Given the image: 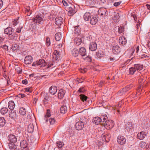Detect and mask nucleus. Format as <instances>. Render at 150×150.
Masks as SVG:
<instances>
[{
    "mask_svg": "<svg viewBox=\"0 0 150 150\" xmlns=\"http://www.w3.org/2000/svg\"><path fill=\"white\" fill-rule=\"evenodd\" d=\"M107 118L108 117L106 115H103L100 117H94L93 119L92 122L96 125H98L100 123L102 125V121L106 120Z\"/></svg>",
    "mask_w": 150,
    "mask_h": 150,
    "instance_id": "1",
    "label": "nucleus"
},
{
    "mask_svg": "<svg viewBox=\"0 0 150 150\" xmlns=\"http://www.w3.org/2000/svg\"><path fill=\"white\" fill-rule=\"evenodd\" d=\"M114 124L113 121L112 120H106L102 121V125L107 129L112 128L114 126Z\"/></svg>",
    "mask_w": 150,
    "mask_h": 150,
    "instance_id": "2",
    "label": "nucleus"
},
{
    "mask_svg": "<svg viewBox=\"0 0 150 150\" xmlns=\"http://www.w3.org/2000/svg\"><path fill=\"white\" fill-rule=\"evenodd\" d=\"M33 21L35 23H38L39 24H41L42 23V22L44 21L43 17L37 15L33 18Z\"/></svg>",
    "mask_w": 150,
    "mask_h": 150,
    "instance_id": "3",
    "label": "nucleus"
},
{
    "mask_svg": "<svg viewBox=\"0 0 150 150\" xmlns=\"http://www.w3.org/2000/svg\"><path fill=\"white\" fill-rule=\"evenodd\" d=\"M79 54L81 56V57H84L87 56V53L86 48L84 47H81L79 50Z\"/></svg>",
    "mask_w": 150,
    "mask_h": 150,
    "instance_id": "4",
    "label": "nucleus"
},
{
    "mask_svg": "<svg viewBox=\"0 0 150 150\" xmlns=\"http://www.w3.org/2000/svg\"><path fill=\"white\" fill-rule=\"evenodd\" d=\"M9 117L12 119L15 120L17 119L18 116V111L16 110L11 111L9 114Z\"/></svg>",
    "mask_w": 150,
    "mask_h": 150,
    "instance_id": "5",
    "label": "nucleus"
},
{
    "mask_svg": "<svg viewBox=\"0 0 150 150\" xmlns=\"http://www.w3.org/2000/svg\"><path fill=\"white\" fill-rule=\"evenodd\" d=\"M117 140L118 144L120 145L124 144L126 142V139L123 136H118Z\"/></svg>",
    "mask_w": 150,
    "mask_h": 150,
    "instance_id": "6",
    "label": "nucleus"
},
{
    "mask_svg": "<svg viewBox=\"0 0 150 150\" xmlns=\"http://www.w3.org/2000/svg\"><path fill=\"white\" fill-rule=\"evenodd\" d=\"M97 44L95 42H91L89 45V49L91 51H95L97 49Z\"/></svg>",
    "mask_w": 150,
    "mask_h": 150,
    "instance_id": "7",
    "label": "nucleus"
},
{
    "mask_svg": "<svg viewBox=\"0 0 150 150\" xmlns=\"http://www.w3.org/2000/svg\"><path fill=\"white\" fill-rule=\"evenodd\" d=\"M17 137L13 134H10L8 136V140L12 143H15L17 142Z\"/></svg>",
    "mask_w": 150,
    "mask_h": 150,
    "instance_id": "8",
    "label": "nucleus"
},
{
    "mask_svg": "<svg viewBox=\"0 0 150 150\" xmlns=\"http://www.w3.org/2000/svg\"><path fill=\"white\" fill-rule=\"evenodd\" d=\"M84 124L83 122L81 121L78 122L76 123L75 127L76 129L79 130L83 129L84 127Z\"/></svg>",
    "mask_w": 150,
    "mask_h": 150,
    "instance_id": "9",
    "label": "nucleus"
},
{
    "mask_svg": "<svg viewBox=\"0 0 150 150\" xmlns=\"http://www.w3.org/2000/svg\"><path fill=\"white\" fill-rule=\"evenodd\" d=\"M75 7L73 5L69 7V11L68 14L69 16L73 15L75 13Z\"/></svg>",
    "mask_w": 150,
    "mask_h": 150,
    "instance_id": "10",
    "label": "nucleus"
},
{
    "mask_svg": "<svg viewBox=\"0 0 150 150\" xmlns=\"http://www.w3.org/2000/svg\"><path fill=\"white\" fill-rule=\"evenodd\" d=\"M146 132H141L137 134V137L138 139L140 140L143 139L146 137Z\"/></svg>",
    "mask_w": 150,
    "mask_h": 150,
    "instance_id": "11",
    "label": "nucleus"
},
{
    "mask_svg": "<svg viewBox=\"0 0 150 150\" xmlns=\"http://www.w3.org/2000/svg\"><path fill=\"white\" fill-rule=\"evenodd\" d=\"M33 60L32 57L30 56H28L25 57L24 59V62L26 64H30Z\"/></svg>",
    "mask_w": 150,
    "mask_h": 150,
    "instance_id": "12",
    "label": "nucleus"
},
{
    "mask_svg": "<svg viewBox=\"0 0 150 150\" xmlns=\"http://www.w3.org/2000/svg\"><path fill=\"white\" fill-rule=\"evenodd\" d=\"M103 140H105L106 142H108L110 140V135L109 133L103 134L101 136Z\"/></svg>",
    "mask_w": 150,
    "mask_h": 150,
    "instance_id": "13",
    "label": "nucleus"
},
{
    "mask_svg": "<svg viewBox=\"0 0 150 150\" xmlns=\"http://www.w3.org/2000/svg\"><path fill=\"white\" fill-rule=\"evenodd\" d=\"M127 40L123 36L120 37L119 39V43L122 45H125L127 43Z\"/></svg>",
    "mask_w": 150,
    "mask_h": 150,
    "instance_id": "14",
    "label": "nucleus"
},
{
    "mask_svg": "<svg viewBox=\"0 0 150 150\" xmlns=\"http://www.w3.org/2000/svg\"><path fill=\"white\" fill-rule=\"evenodd\" d=\"M133 127V124L130 122H128L125 125V128L128 131H132Z\"/></svg>",
    "mask_w": 150,
    "mask_h": 150,
    "instance_id": "15",
    "label": "nucleus"
},
{
    "mask_svg": "<svg viewBox=\"0 0 150 150\" xmlns=\"http://www.w3.org/2000/svg\"><path fill=\"white\" fill-rule=\"evenodd\" d=\"M65 93V91L63 89L59 90L58 92V97L59 98H62L64 97Z\"/></svg>",
    "mask_w": 150,
    "mask_h": 150,
    "instance_id": "16",
    "label": "nucleus"
},
{
    "mask_svg": "<svg viewBox=\"0 0 150 150\" xmlns=\"http://www.w3.org/2000/svg\"><path fill=\"white\" fill-rule=\"evenodd\" d=\"M63 20V18L61 17H57L55 18V22L56 25L59 26L62 23Z\"/></svg>",
    "mask_w": 150,
    "mask_h": 150,
    "instance_id": "17",
    "label": "nucleus"
},
{
    "mask_svg": "<svg viewBox=\"0 0 150 150\" xmlns=\"http://www.w3.org/2000/svg\"><path fill=\"white\" fill-rule=\"evenodd\" d=\"M57 90V88L55 86H52L50 88V92L53 95H54L56 93Z\"/></svg>",
    "mask_w": 150,
    "mask_h": 150,
    "instance_id": "18",
    "label": "nucleus"
},
{
    "mask_svg": "<svg viewBox=\"0 0 150 150\" xmlns=\"http://www.w3.org/2000/svg\"><path fill=\"white\" fill-rule=\"evenodd\" d=\"M13 28L11 27H8L4 29V33L5 34H6L8 35L11 34H13Z\"/></svg>",
    "mask_w": 150,
    "mask_h": 150,
    "instance_id": "19",
    "label": "nucleus"
},
{
    "mask_svg": "<svg viewBox=\"0 0 150 150\" xmlns=\"http://www.w3.org/2000/svg\"><path fill=\"white\" fill-rule=\"evenodd\" d=\"M98 11L99 14L101 16H107L108 15V12L106 9H100Z\"/></svg>",
    "mask_w": 150,
    "mask_h": 150,
    "instance_id": "20",
    "label": "nucleus"
},
{
    "mask_svg": "<svg viewBox=\"0 0 150 150\" xmlns=\"http://www.w3.org/2000/svg\"><path fill=\"white\" fill-rule=\"evenodd\" d=\"M28 143L26 141L23 140L20 143V146L22 148L25 149V150L27 149Z\"/></svg>",
    "mask_w": 150,
    "mask_h": 150,
    "instance_id": "21",
    "label": "nucleus"
},
{
    "mask_svg": "<svg viewBox=\"0 0 150 150\" xmlns=\"http://www.w3.org/2000/svg\"><path fill=\"white\" fill-rule=\"evenodd\" d=\"M74 28V34L76 36H78L81 33V31L79 26H75Z\"/></svg>",
    "mask_w": 150,
    "mask_h": 150,
    "instance_id": "22",
    "label": "nucleus"
},
{
    "mask_svg": "<svg viewBox=\"0 0 150 150\" xmlns=\"http://www.w3.org/2000/svg\"><path fill=\"white\" fill-rule=\"evenodd\" d=\"M9 108L11 110H13L15 106V104L14 102L12 100L10 101L8 103Z\"/></svg>",
    "mask_w": 150,
    "mask_h": 150,
    "instance_id": "23",
    "label": "nucleus"
},
{
    "mask_svg": "<svg viewBox=\"0 0 150 150\" xmlns=\"http://www.w3.org/2000/svg\"><path fill=\"white\" fill-rule=\"evenodd\" d=\"M112 49L113 50V52L115 54H117L120 52V48L117 45L113 46Z\"/></svg>",
    "mask_w": 150,
    "mask_h": 150,
    "instance_id": "24",
    "label": "nucleus"
},
{
    "mask_svg": "<svg viewBox=\"0 0 150 150\" xmlns=\"http://www.w3.org/2000/svg\"><path fill=\"white\" fill-rule=\"evenodd\" d=\"M71 53L73 56L76 57L79 54V50L77 49L74 48L71 50Z\"/></svg>",
    "mask_w": 150,
    "mask_h": 150,
    "instance_id": "25",
    "label": "nucleus"
},
{
    "mask_svg": "<svg viewBox=\"0 0 150 150\" xmlns=\"http://www.w3.org/2000/svg\"><path fill=\"white\" fill-rule=\"evenodd\" d=\"M82 42L81 39L79 38L76 37L74 39V43L76 45H79L81 44Z\"/></svg>",
    "mask_w": 150,
    "mask_h": 150,
    "instance_id": "26",
    "label": "nucleus"
},
{
    "mask_svg": "<svg viewBox=\"0 0 150 150\" xmlns=\"http://www.w3.org/2000/svg\"><path fill=\"white\" fill-rule=\"evenodd\" d=\"M98 21V20L96 16H92L90 21V23L92 25H95L96 23Z\"/></svg>",
    "mask_w": 150,
    "mask_h": 150,
    "instance_id": "27",
    "label": "nucleus"
},
{
    "mask_svg": "<svg viewBox=\"0 0 150 150\" xmlns=\"http://www.w3.org/2000/svg\"><path fill=\"white\" fill-rule=\"evenodd\" d=\"M139 146L143 148L147 149L149 148V146L146 142L143 141H141L139 144Z\"/></svg>",
    "mask_w": 150,
    "mask_h": 150,
    "instance_id": "28",
    "label": "nucleus"
},
{
    "mask_svg": "<svg viewBox=\"0 0 150 150\" xmlns=\"http://www.w3.org/2000/svg\"><path fill=\"white\" fill-rule=\"evenodd\" d=\"M37 62L38 65H40L41 67H44L46 65V64L45 63V61L43 59H40Z\"/></svg>",
    "mask_w": 150,
    "mask_h": 150,
    "instance_id": "29",
    "label": "nucleus"
},
{
    "mask_svg": "<svg viewBox=\"0 0 150 150\" xmlns=\"http://www.w3.org/2000/svg\"><path fill=\"white\" fill-rule=\"evenodd\" d=\"M96 0H86V3L88 5L93 6L96 4Z\"/></svg>",
    "mask_w": 150,
    "mask_h": 150,
    "instance_id": "30",
    "label": "nucleus"
},
{
    "mask_svg": "<svg viewBox=\"0 0 150 150\" xmlns=\"http://www.w3.org/2000/svg\"><path fill=\"white\" fill-rule=\"evenodd\" d=\"M51 114H50V110L48 109L47 110V112L46 115L44 116V119L45 120L46 122H47L48 120L47 119V118H48L51 116Z\"/></svg>",
    "mask_w": 150,
    "mask_h": 150,
    "instance_id": "31",
    "label": "nucleus"
},
{
    "mask_svg": "<svg viewBox=\"0 0 150 150\" xmlns=\"http://www.w3.org/2000/svg\"><path fill=\"white\" fill-rule=\"evenodd\" d=\"M34 130V126L32 124H30L28 126L27 130L29 133L33 132Z\"/></svg>",
    "mask_w": 150,
    "mask_h": 150,
    "instance_id": "32",
    "label": "nucleus"
},
{
    "mask_svg": "<svg viewBox=\"0 0 150 150\" xmlns=\"http://www.w3.org/2000/svg\"><path fill=\"white\" fill-rule=\"evenodd\" d=\"M96 55L98 58H101L104 57L105 54L103 52L100 51L96 52Z\"/></svg>",
    "mask_w": 150,
    "mask_h": 150,
    "instance_id": "33",
    "label": "nucleus"
},
{
    "mask_svg": "<svg viewBox=\"0 0 150 150\" xmlns=\"http://www.w3.org/2000/svg\"><path fill=\"white\" fill-rule=\"evenodd\" d=\"M91 17L90 13L88 12H86L83 16L84 19L86 21H88L89 18Z\"/></svg>",
    "mask_w": 150,
    "mask_h": 150,
    "instance_id": "34",
    "label": "nucleus"
},
{
    "mask_svg": "<svg viewBox=\"0 0 150 150\" xmlns=\"http://www.w3.org/2000/svg\"><path fill=\"white\" fill-rule=\"evenodd\" d=\"M62 36L60 32H58L55 35V40L57 41H59L62 38Z\"/></svg>",
    "mask_w": 150,
    "mask_h": 150,
    "instance_id": "35",
    "label": "nucleus"
},
{
    "mask_svg": "<svg viewBox=\"0 0 150 150\" xmlns=\"http://www.w3.org/2000/svg\"><path fill=\"white\" fill-rule=\"evenodd\" d=\"M120 17L119 16V14L118 13H115L113 17V19L115 20V21L118 22L120 19Z\"/></svg>",
    "mask_w": 150,
    "mask_h": 150,
    "instance_id": "36",
    "label": "nucleus"
},
{
    "mask_svg": "<svg viewBox=\"0 0 150 150\" xmlns=\"http://www.w3.org/2000/svg\"><path fill=\"white\" fill-rule=\"evenodd\" d=\"M26 110L25 108L24 107L20 108L19 109V113L21 115H24L26 114Z\"/></svg>",
    "mask_w": 150,
    "mask_h": 150,
    "instance_id": "37",
    "label": "nucleus"
},
{
    "mask_svg": "<svg viewBox=\"0 0 150 150\" xmlns=\"http://www.w3.org/2000/svg\"><path fill=\"white\" fill-rule=\"evenodd\" d=\"M67 108L66 106H62L60 109V112L64 114L67 111Z\"/></svg>",
    "mask_w": 150,
    "mask_h": 150,
    "instance_id": "38",
    "label": "nucleus"
},
{
    "mask_svg": "<svg viewBox=\"0 0 150 150\" xmlns=\"http://www.w3.org/2000/svg\"><path fill=\"white\" fill-rule=\"evenodd\" d=\"M14 143H11L8 144V146L11 150H15L16 149L17 146Z\"/></svg>",
    "mask_w": 150,
    "mask_h": 150,
    "instance_id": "39",
    "label": "nucleus"
},
{
    "mask_svg": "<svg viewBox=\"0 0 150 150\" xmlns=\"http://www.w3.org/2000/svg\"><path fill=\"white\" fill-rule=\"evenodd\" d=\"M127 92L126 89L124 88L118 92L117 94L120 96H121L125 94Z\"/></svg>",
    "mask_w": 150,
    "mask_h": 150,
    "instance_id": "40",
    "label": "nucleus"
},
{
    "mask_svg": "<svg viewBox=\"0 0 150 150\" xmlns=\"http://www.w3.org/2000/svg\"><path fill=\"white\" fill-rule=\"evenodd\" d=\"M134 67L137 70H141L143 68V65L140 64H134Z\"/></svg>",
    "mask_w": 150,
    "mask_h": 150,
    "instance_id": "41",
    "label": "nucleus"
},
{
    "mask_svg": "<svg viewBox=\"0 0 150 150\" xmlns=\"http://www.w3.org/2000/svg\"><path fill=\"white\" fill-rule=\"evenodd\" d=\"M80 99L83 102H86L88 99V97L83 94L79 95Z\"/></svg>",
    "mask_w": 150,
    "mask_h": 150,
    "instance_id": "42",
    "label": "nucleus"
},
{
    "mask_svg": "<svg viewBox=\"0 0 150 150\" xmlns=\"http://www.w3.org/2000/svg\"><path fill=\"white\" fill-rule=\"evenodd\" d=\"M8 111V109L6 107L3 108L1 109V113L2 115H4Z\"/></svg>",
    "mask_w": 150,
    "mask_h": 150,
    "instance_id": "43",
    "label": "nucleus"
},
{
    "mask_svg": "<svg viewBox=\"0 0 150 150\" xmlns=\"http://www.w3.org/2000/svg\"><path fill=\"white\" fill-rule=\"evenodd\" d=\"M6 122V121L4 117H0V126L2 127L4 126Z\"/></svg>",
    "mask_w": 150,
    "mask_h": 150,
    "instance_id": "44",
    "label": "nucleus"
},
{
    "mask_svg": "<svg viewBox=\"0 0 150 150\" xmlns=\"http://www.w3.org/2000/svg\"><path fill=\"white\" fill-rule=\"evenodd\" d=\"M16 34L13 32V34H11L8 35V39L10 40H14L16 39Z\"/></svg>",
    "mask_w": 150,
    "mask_h": 150,
    "instance_id": "45",
    "label": "nucleus"
},
{
    "mask_svg": "<svg viewBox=\"0 0 150 150\" xmlns=\"http://www.w3.org/2000/svg\"><path fill=\"white\" fill-rule=\"evenodd\" d=\"M82 58L84 60H86L87 62H91V61L92 59L91 57L89 56H85L84 57H83Z\"/></svg>",
    "mask_w": 150,
    "mask_h": 150,
    "instance_id": "46",
    "label": "nucleus"
},
{
    "mask_svg": "<svg viewBox=\"0 0 150 150\" xmlns=\"http://www.w3.org/2000/svg\"><path fill=\"white\" fill-rule=\"evenodd\" d=\"M129 70V74L132 75L134 74L137 70L134 67L130 68Z\"/></svg>",
    "mask_w": 150,
    "mask_h": 150,
    "instance_id": "47",
    "label": "nucleus"
},
{
    "mask_svg": "<svg viewBox=\"0 0 150 150\" xmlns=\"http://www.w3.org/2000/svg\"><path fill=\"white\" fill-rule=\"evenodd\" d=\"M98 1L97 4L101 5L105 4L106 1V0H98Z\"/></svg>",
    "mask_w": 150,
    "mask_h": 150,
    "instance_id": "48",
    "label": "nucleus"
},
{
    "mask_svg": "<svg viewBox=\"0 0 150 150\" xmlns=\"http://www.w3.org/2000/svg\"><path fill=\"white\" fill-rule=\"evenodd\" d=\"M56 143L59 148H61L64 145L63 142L60 141L57 142Z\"/></svg>",
    "mask_w": 150,
    "mask_h": 150,
    "instance_id": "49",
    "label": "nucleus"
},
{
    "mask_svg": "<svg viewBox=\"0 0 150 150\" xmlns=\"http://www.w3.org/2000/svg\"><path fill=\"white\" fill-rule=\"evenodd\" d=\"M49 122L51 125H53L55 122V120L54 118H50L49 120Z\"/></svg>",
    "mask_w": 150,
    "mask_h": 150,
    "instance_id": "50",
    "label": "nucleus"
},
{
    "mask_svg": "<svg viewBox=\"0 0 150 150\" xmlns=\"http://www.w3.org/2000/svg\"><path fill=\"white\" fill-rule=\"evenodd\" d=\"M21 133V129L19 128H17L15 131L16 134L17 135V137H18V135Z\"/></svg>",
    "mask_w": 150,
    "mask_h": 150,
    "instance_id": "51",
    "label": "nucleus"
},
{
    "mask_svg": "<svg viewBox=\"0 0 150 150\" xmlns=\"http://www.w3.org/2000/svg\"><path fill=\"white\" fill-rule=\"evenodd\" d=\"M16 70L18 74L21 73L22 72V69L20 67H17L16 68Z\"/></svg>",
    "mask_w": 150,
    "mask_h": 150,
    "instance_id": "52",
    "label": "nucleus"
},
{
    "mask_svg": "<svg viewBox=\"0 0 150 150\" xmlns=\"http://www.w3.org/2000/svg\"><path fill=\"white\" fill-rule=\"evenodd\" d=\"M133 59V58H131V59H128L127 60L125 63L124 64L125 65H127L129 64H131L132 63L133 61L132 60Z\"/></svg>",
    "mask_w": 150,
    "mask_h": 150,
    "instance_id": "53",
    "label": "nucleus"
},
{
    "mask_svg": "<svg viewBox=\"0 0 150 150\" xmlns=\"http://www.w3.org/2000/svg\"><path fill=\"white\" fill-rule=\"evenodd\" d=\"M132 84H130L129 85H127L124 88L126 89V90L127 91V92L129 90L132 88Z\"/></svg>",
    "mask_w": 150,
    "mask_h": 150,
    "instance_id": "54",
    "label": "nucleus"
},
{
    "mask_svg": "<svg viewBox=\"0 0 150 150\" xmlns=\"http://www.w3.org/2000/svg\"><path fill=\"white\" fill-rule=\"evenodd\" d=\"M46 45L47 46H49L50 45V39L49 37H47L46 38Z\"/></svg>",
    "mask_w": 150,
    "mask_h": 150,
    "instance_id": "55",
    "label": "nucleus"
},
{
    "mask_svg": "<svg viewBox=\"0 0 150 150\" xmlns=\"http://www.w3.org/2000/svg\"><path fill=\"white\" fill-rule=\"evenodd\" d=\"M53 57L54 59H55L56 60L58 61L59 60L60 56L59 55H53Z\"/></svg>",
    "mask_w": 150,
    "mask_h": 150,
    "instance_id": "56",
    "label": "nucleus"
},
{
    "mask_svg": "<svg viewBox=\"0 0 150 150\" xmlns=\"http://www.w3.org/2000/svg\"><path fill=\"white\" fill-rule=\"evenodd\" d=\"M124 27H120L118 28V32L121 33H122L124 31Z\"/></svg>",
    "mask_w": 150,
    "mask_h": 150,
    "instance_id": "57",
    "label": "nucleus"
},
{
    "mask_svg": "<svg viewBox=\"0 0 150 150\" xmlns=\"http://www.w3.org/2000/svg\"><path fill=\"white\" fill-rule=\"evenodd\" d=\"M8 46H7L6 45H1L0 46V48H3L4 49L7 50H8Z\"/></svg>",
    "mask_w": 150,
    "mask_h": 150,
    "instance_id": "58",
    "label": "nucleus"
},
{
    "mask_svg": "<svg viewBox=\"0 0 150 150\" xmlns=\"http://www.w3.org/2000/svg\"><path fill=\"white\" fill-rule=\"evenodd\" d=\"M18 20H15L13 22V26L14 27L15 26L17 25L18 24Z\"/></svg>",
    "mask_w": 150,
    "mask_h": 150,
    "instance_id": "59",
    "label": "nucleus"
},
{
    "mask_svg": "<svg viewBox=\"0 0 150 150\" xmlns=\"http://www.w3.org/2000/svg\"><path fill=\"white\" fill-rule=\"evenodd\" d=\"M59 51L57 50H55L54 51L53 53V55H59Z\"/></svg>",
    "mask_w": 150,
    "mask_h": 150,
    "instance_id": "60",
    "label": "nucleus"
},
{
    "mask_svg": "<svg viewBox=\"0 0 150 150\" xmlns=\"http://www.w3.org/2000/svg\"><path fill=\"white\" fill-rule=\"evenodd\" d=\"M139 82H142L145 81V80L143 79V76H140V78L139 79Z\"/></svg>",
    "mask_w": 150,
    "mask_h": 150,
    "instance_id": "61",
    "label": "nucleus"
},
{
    "mask_svg": "<svg viewBox=\"0 0 150 150\" xmlns=\"http://www.w3.org/2000/svg\"><path fill=\"white\" fill-rule=\"evenodd\" d=\"M18 48L16 44H14L13 45L12 48V50H16Z\"/></svg>",
    "mask_w": 150,
    "mask_h": 150,
    "instance_id": "62",
    "label": "nucleus"
},
{
    "mask_svg": "<svg viewBox=\"0 0 150 150\" xmlns=\"http://www.w3.org/2000/svg\"><path fill=\"white\" fill-rule=\"evenodd\" d=\"M22 28V27L20 28H18L16 30V32L18 33H20L21 32V29Z\"/></svg>",
    "mask_w": 150,
    "mask_h": 150,
    "instance_id": "63",
    "label": "nucleus"
},
{
    "mask_svg": "<svg viewBox=\"0 0 150 150\" xmlns=\"http://www.w3.org/2000/svg\"><path fill=\"white\" fill-rule=\"evenodd\" d=\"M121 3V1H120L117 2H115L114 4V5L115 6H117L120 5Z\"/></svg>",
    "mask_w": 150,
    "mask_h": 150,
    "instance_id": "64",
    "label": "nucleus"
}]
</instances>
